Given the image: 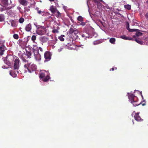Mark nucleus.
<instances>
[{"instance_id":"49530a36","label":"nucleus","mask_w":148,"mask_h":148,"mask_svg":"<svg viewBox=\"0 0 148 148\" xmlns=\"http://www.w3.org/2000/svg\"><path fill=\"white\" fill-rule=\"evenodd\" d=\"M11 25L12 26H14V27H16V26L15 24L14 23H11Z\"/></svg>"},{"instance_id":"09e8293b","label":"nucleus","mask_w":148,"mask_h":148,"mask_svg":"<svg viewBox=\"0 0 148 148\" xmlns=\"http://www.w3.org/2000/svg\"><path fill=\"white\" fill-rule=\"evenodd\" d=\"M89 13H90V16L92 18V13H90V12H89Z\"/></svg>"},{"instance_id":"1a4fd4ad","label":"nucleus","mask_w":148,"mask_h":148,"mask_svg":"<svg viewBox=\"0 0 148 148\" xmlns=\"http://www.w3.org/2000/svg\"><path fill=\"white\" fill-rule=\"evenodd\" d=\"M100 2L104 3V2L102 0H93V3L94 2L95 3L97 8L99 9L103 7V5H102Z\"/></svg>"},{"instance_id":"6e6d98bb","label":"nucleus","mask_w":148,"mask_h":148,"mask_svg":"<svg viewBox=\"0 0 148 148\" xmlns=\"http://www.w3.org/2000/svg\"><path fill=\"white\" fill-rule=\"evenodd\" d=\"M51 38H52V39H53V37H51Z\"/></svg>"},{"instance_id":"c9c22d12","label":"nucleus","mask_w":148,"mask_h":148,"mask_svg":"<svg viewBox=\"0 0 148 148\" xmlns=\"http://www.w3.org/2000/svg\"><path fill=\"white\" fill-rule=\"evenodd\" d=\"M19 21L20 23H22L24 21V19L23 18H21L19 19Z\"/></svg>"},{"instance_id":"79ce46f5","label":"nucleus","mask_w":148,"mask_h":148,"mask_svg":"<svg viewBox=\"0 0 148 148\" xmlns=\"http://www.w3.org/2000/svg\"><path fill=\"white\" fill-rule=\"evenodd\" d=\"M92 1L91 0H88V1H87V4H88V6L89 7V5H91V2H92Z\"/></svg>"},{"instance_id":"a878e982","label":"nucleus","mask_w":148,"mask_h":148,"mask_svg":"<svg viewBox=\"0 0 148 148\" xmlns=\"http://www.w3.org/2000/svg\"><path fill=\"white\" fill-rule=\"evenodd\" d=\"M140 30L137 29H130L128 30L129 32H138V31H140Z\"/></svg>"},{"instance_id":"ea45409f","label":"nucleus","mask_w":148,"mask_h":148,"mask_svg":"<svg viewBox=\"0 0 148 148\" xmlns=\"http://www.w3.org/2000/svg\"><path fill=\"white\" fill-rule=\"evenodd\" d=\"M30 11V9L27 7H26L24 9V12H28Z\"/></svg>"},{"instance_id":"3c124183","label":"nucleus","mask_w":148,"mask_h":148,"mask_svg":"<svg viewBox=\"0 0 148 148\" xmlns=\"http://www.w3.org/2000/svg\"><path fill=\"white\" fill-rule=\"evenodd\" d=\"M117 14H118V15H121V14L120 13H117Z\"/></svg>"},{"instance_id":"864d4df0","label":"nucleus","mask_w":148,"mask_h":148,"mask_svg":"<svg viewBox=\"0 0 148 148\" xmlns=\"http://www.w3.org/2000/svg\"><path fill=\"white\" fill-rule=\"evenodd\" d=\"M146 3L148 4V0L146 1Z\"/></svg>"},{"instance_id":"6ab92c4d","label":"nucleus","mask_w":148,"mask_h":148,"mask_svg":"<svg viewBox=\"0 0 148 148\" xmlns=\"http://www.w3.org/2000/svg\"><path fill=\"white\" fill-rule=\"evenodd\" d=\"M26 55L27 57L28 58H31V56H32V55L31 52L30 51H27L26 49Z\"/></svg>"},{"instance_id":"bb28decb","label":"nucleus","mask_w":148,"mask_h":148,"mask_svg":"<svg viewBox=\"0 0 148 148\" xmlns=\"http://www.w3.org/2000/svg\"><path fill=\"white\" fill-rule=\"evenodd\" d=\"M2 2L3 4L8 5V0H2Z\"/></svg>"},{"instance_id":"f3484780","label":"nucleus","mask_w":148,"mask_h":148,"mask_svg":"<svg viewBox=\"0 0 148 148\" xmlns=\"http://www.w3.org/2000/svg\"><path fill=\"white\" fill-rule=\"evenodd\" d=\"M121 38L125 40H133L132 38L129 37H127L125 36V35L122 36L120 37Z\"/></svg>"},{"instance_id":"4c0bfd02","label":"nucleus","mask_w":148,"mask_h":148,"mask_svg":"<svg viewBox=\"0 0 148 148\" xmlns=\"http://www.w3.org/2000/svg\"><path fill=\"white\" fill-rule=\"evenodd\" d=\"M36 37L35 35H33L31 38L32 40L33 41H34L36 40Z\"/></svg>"},{"instance_id":"423d86ee","label":"nucleus","mask_w":148,"mask_h":148,"mask_svg":"<svg viewBox=\"0 0 148 148\" xmlns=\"http://www.w3.org/2000/svg\"><path fill=\"white\" fill-rule=\"evenodd\" d=\"M51 54L49 51H46L45 52L44 54V58L45 59V61H49L51 58Z\"/></svg>"},{"instance_id":"39448f33","label":"nucleus","mask_w":148,"mask_h":148,"mask_svg":"<svg viewBox=\"0 0 148 148\" xmlns=\"http://www.w3.org/2000/svg\"><path fill=\"white\" fill-rule=\"evenodd\" d=\"M33 52L34 53L35 58L36 60L40 61L41 60V55L38 50L33 49Z\"/></svg>"},{"instance_id":"e433bc0d","label":"nucleus","mask_w":148,"mask_h":148,"mask_svg":"<svg viewBox=\"0 0 148 148\" xmlns=\"http://www.w3.org/2000/svg\"><path fill=\"white\" fill-rule=\"evenodd\" d=\"M52 32L53 33H58L59 32L57 29H53L52 31Z\"/></svg>"},{"instance_id":"7ed1b4c3","label":"nucleus","mask_w":148,"mask_h":148,"mask_svg":"<svg viewBox=\"0 0 148 148\" xmlns=\"http://www.w3.org/2000/svg\"><path fill=\"white\" fill-rule=\"evenodd\" d=\"M4 59V63L9 66H10L12 64L15 57L11 55H8Z\"/></svg>"},{"instance_id":"9d476101","label":"nucleus","mask_w":148,"mask_h":148,"mask_svg":"<svg viewBox=\"0 0 148 148\" xmlns=\"http://www.w3.org/2000/svg\"><path fill=\"white\" fill-rule=\"evenodd\" d=\"M134 116L135 120L138 121H141L143 120L139 116L138 112L137 113H135Z\"/></svg>"},{"instance_id":"2eb2a0df","label":"nucleus","mask_w":148,"mask_h":148,"mask_svg":"<svg viewBox=\"0 0 148 148\" xmlns=\"http://www.w3.org/2000/svg\"><path fill=\"white\" fill-rule=\"evenodd\" d=\"M48 40V38L45 36L41 37L40 39L41 41L43 42H47Z\"/></svg>"},{"instance_id":"7c9ffc66","label":"nucleus","mask_w":148,"mask_h":148,"mask_svg":"<svg viewBox=\"0 0 148 148\" xmlns=\"http://www.w3.org/2000/svg\"><path fill=\"white\" fill-rule=\"evenodd\" d=\"M78 33V32L77 30L76 29H75V30L74 31L73 34L76 37H77V34Z\"/></svg>"},{"instance_id":"9b49d317","label":"nucleus","mask_w":148,"mask_h":148,"mask_svg":"<svg viewBox=\"0 0 148 148\" xmlns=\"http://www.w3.org/2000/svg\"><path fill=\"white\" fill-rule=\"evenodd\" d=\"M31 72V73H33L32 72H34L36 69V65L32 64H31L29 68Z\"/></svg>"},{"instance_id":"473e14b6","label":"nucleus","mask_w":148,"mask_h":148,"mask_svg":"<svg viewBox=\"0 0 148 148\" xmlns=\"http://www.w3.org/2000/svg\"><path fill=\"white\" fill-rule=\"evenodd\" d=\"M101 42H102L101 41V40H99L97 41H95L94 42V44L95 45L100 43Z\"/></svg>"},{"instance_id":"8fccbe9b","label":"nucleus","mask_w":148,"mask_h":148,"mask_svg":"<svg viewBox=\"0 0 148 148\" xmlns=\"http://www.w3.org/2000/svg\"><path fill=\"white\" fill-rule=\"evenodd\" d=\"M114 68H112L110 70H112V71H114Z\"/></svg>"},{"instance_id":"dca6fc26","label":"nucleus","mask_w":148,"mask_h":148,"mask_svg":"<svg viewBox=\"0 0 148 148\" xmlns=\"http://www.w3.org/2000/svg\"><path fill=\"white\" fill-rule=\"evenodd\" d=\"M139 31L136 32H137L136 33L135 35L133 36L134 38H136V37H137V38H138L139 36H141L143 35V33L139 32Z\"/></svg>"},{"instance_id":"cd10ccee","label":"nucleus","mask_w":148,"mask_h":148,"mask_svg":"<svg viewBox=\"0 0 148 148\" xmlns=\"http://www.w3.org/2000/svg\"><path fill=\"white\" fill-rule=\"evenodd\" d=\"M75 29H74L71 28V29H70L69 31V34H73V33L75 30Z\"/></svg>"},{"instance_id":"f8f14e48","label":"nucleus","mask_w":148,"mask_h":148,"mask_svg":"<svg viewBox=\"0 0 148 148\" xmlns=\"http://www.w3.org/2000/svg\"><path fill=\"white\" fill-rule=\"evenodd\" d=\"M36 10H37V13L40 14L42 15V16H43L44 14H47V15H48L49 14V13L46 12H44L43 11H42L41 10H39V8H37Z\"/></svg>"},{"instance_id":"bf43d9fd","label":"nucleus","mask_w":148,"mask_h":148,"mask_svg":"<svg viewBox=\"0 0 148 148\" xmlns=\"http://www.w3.org/2000/svg\"><path fill=\"white\" fill-rule=\"evenodd\" d=\"M115 69H116V68H115Z\"/></svg>"},{"instance_id":"412c9836","label":"nucleus","mask_w":148,"mask_h":148,"mask_svg":"<svg viewBox=\"0 0 148 148\" xmlns=\"http://www.w3.org/2000/svg\"><path fill=\"white\" fill-rule=\"evenodd\" d=\"M136 38L134 40L137 42L138 43L140 44V45H143V44L144 42L140 40H138L137 39V38Z\"/></svg>"},{"instance_id":"f704fd0d","label":"nucleus","mask_w":148,"mask_h":148,"mask_svg":"<svg viewBox=\"0 0 148 148\" xmlns=\"http://www.w3.org/2000/svg\"><path fill=\"white\" fill-rule=\"evenodd\" d=\"M126 27L127 30H129L130 29L129 28V24L128 22L126 23Z\"/></svg>"},{"instance_id":"37998d69","label":"nucleus","mask_w":148,"mask_h":148,"mask_svg":"<svg viewBox=\"0 0 148 148\" xmlns=\"http://www.w3.org/2000/svg\"><path fill=\"white\" fill-rule=\"evenodd\" d=\"M97 36V34L93 32V36H95V37H96Z\"/></svg>"},{"instance_id":"20e7f679","label":"nucleus","mask_w":148,"mask_h":148,"mask_svg":"<svg viewBox=\"0 0 148 148\" xmlns=\"http://www.w3.org/2000/svg\"><path fill=\"white\" fill-rule=\"evenodd\" d=\"M46 29L45 27L38 26L37 28L36 33L39 35H42L45 34L46 33Z\"/></svg>"},{"instance_id":"ddd939ff","label":"nucleus","mask_w":148,"mask_h":148,"mask_svg":"<svg viewBox=\"0 0 148 148\" xmlns=\"http://www.w3.org/2000/svg\"><path fill=\"white\" fill-rule=\"evenodd\" d=\"M19 3L23 6H27L28 4V1L26 0H18Z\"/></svg>"},{"instance_id":"b1692460","label":"nucleus","mask_w":148,"mask_h":148,"mask_svg":"<svg viewBox=\"0 0 148 148\" xmlns=\"http://www.w3.org/2000/svg\"><path fill=\"white\" fill-rule=\"evenodd\" d=\"M124 7L125 8L128 10L131 9V5H130L128 4L125 5H124Z\"/></svg>"},{"instance_id":"58836bf2","label":"nucleus","mask_w":148,"mask_h":148,"mask_svg":"<svg viewBox=\"0 0 148 148\" xmlns=\"http://www.w3.org/2000/svg\"><path fill=\"white\" fill-rule=\"evenodd\" d=\"M49 73V72L48 71H46L45 70H43L42 71V73L40 74H45V73H46L47 74H48V73Z\"/></svg>"},{"instance_id":"c756f323","label":"nucleus","mask_w":148,"mask_h":148,"mask_svg":"<svg viewBox=\"0 0 148 148\" xmlns=\"http://www.w3.org/2000/svg\"><path fill=\"white\" fill-rule=\"evenodd\" d=\"M13 37L16 40H17L19 38L18 35L16 34H14L13 35Z\"/></svg>"},{"instance_id":"aec40b11","label":"nucleus","mask_w":148,"mask_h":148,"mask_svg":"<svg viewBox=\"0 0 148 148\" xmlns=\"http://www.w3.org/2000/svg\"><path fill=\"white\" fill-rule=\"evenodd\" d=\"M116 40L114 38H112L110 39L109 41L110 42L113 44H115Z\"/></svg>"},{"instance_id":"2f4dec72","label":"nucleus","mask_w":148,"mask_h":148,"mask_svg":"<svg viewBox=\"0 0 148 148\" xmlns=\"http://www.w3.org/2000/svg\"><path fill=\"white\" fill-rule=\"evenodd\" d=\"M22 60L24 64L29 62L28 60H27L24 57L22 58Z\"/></svg>"},{"instance_id":"a19ab883","label":"nucleus","mask_w":148,"mask_h":148,"mask_svg":"<svg viewBox=\"0 0 148 148\" xmlns=\"http://www.w3.org/2000/svg\"><path fill=\"white\" fill-rule=\"evenodd\" d=\"M57 17H59L61 16V14L58 10H57Z\"/></svg>"},{"instance_id":"de8ad7c7","label":"nucleus","mask_w":148,"mask_h":148,"mask_svg":"<svg viewBox=\"0 0 148 148\" xmlns=\"http://www.w3.org/2000/svg\"><path fill=\"white\" fill-rule=\"evenodd\" d=\"M81 25L83 26L85 25V23L84 22H82L81 23Z\"/></svg>"},{"instance_id":"f257e3e1","label":"nucleus","mask_w":148,"mask_h":148,"mask_svg":"<svg viewBox=\"0 0 148 148\" xmlns=\"http://www.w3.org/2000/svg\"><path fill=\"white\" fill-rule=\"evenodd\" d=\"M16 58L14 60L13 69L10 71V74H18L19 73L20 60L18 57L15 56Z\"/></svg>"},{"instance_id":"c03bdc74","label":"nucleus","mask_w":148,"mask_h":148,"mask_svg":"<svg viewBox=\"0 0 148 148\" xmlns=\"http://www.w3.org/2000/svg\"><path fill=\"white\" fill-rule=\"evenodd\" d=\"M55 40H53V42H54V43H56V41H57L58 40L57 39V38L56 37H54Z\"/></svg>"},{"instance_id":"4468645a","label":"nucleus","mask_w":148,"mask_h":148,"mask_svg":"<svg viewBox=\"0 0 148 148\" xmlns=\"http://www.w3.org/2000/svg\"><path fill=\"white\" fill-rule=\"evenodd\" d=\"M31 29L32 25L30 23L27 25L25 27V29L27 32H30Z\"/></svg>"},{"instance_id":"4be33fe9","label":"nucleus","mask_w":148,"mask_h":148,"mask_svg":"<svg viewBox=\"0 0 148 148\" xmlns=\"http://www.w3.org/2000/svg\"><path fill=\"white\" fill-rule=\"evenodd\" d=\"M5 19L4 16L3 14H0V21L2 22L4 21Z\"/></svg>"},{"instance_id":"6e6552de","label":"nucleus","mask_w":148,"mask_h":148,"mask_svg":"<svg viewBox=\"0 0 148 148\" xmlns=\"http://www.w3.org/2000/svg\"><path fill=\"white\" fill-rule=\"evenodd\" d=\"M5 48V47L3 43L0 41V56L3 54Z\"/></svg>"},{"instance_id":"0eeeda50","label":"nucleus","mask_w":148,"mask_h":148,"mask_svg":"<svg viewBox=\"0 0 148 148\" xmlns=\"http://www.w3.org/2000/svg\"><path fill=\"white\" fill-rule=\"evenodd\" d=\"M31 62H28L27 63H25L24 64V67L25 68V71L24 73H26L27 72V71L29 72V73H31V72L30 69H29V68L31 64Z\"/></svg>"},{"instance_id":"13d9d810","label":"nucleus","mask_w":148,"mask_h":148,"mask_svg":"<svg viewBox=\"0 0 148 148\" xmlns=\"http://www.w3.org/2000/svg\"><path fill=\"white\" fill-rule=\"evenodd\" d=\"M117 10H118L119 11V10L118 9H117Z\"/></svg>"},{"instance_id":"a18cd8bd","label":"nucleus","mask_w":148,"mask_h":148,"mask_svg":"<svg viewBox=\"0 0 148 148\" xmlns=\"http://www.w3.org/2000/svg\"><path fill=\"white\" fill-rule=\"evenodd\" d=\"M146 18L148 20V13H147L145 15Z\"/></svg>"},{"instance_id":"393cba45","label":"nucleus","mask_w":148,"mask_h":148,"mask_svg":"<svg viewBox=\"0 0 148 148\" xmlns=\"http://www.w3.org/2000/svg\"><path fill=\"white\" fill-rule=\"evenodd\" d=\"M8 9V8L5 7H0V12L6 10Z\"/></svg>"},{"instance_id":"4d7b16f0","label":"nucleus","mask_w":148,"mask_h":148,"mask_svg":"<svg viewBox=\"0 0 148 148\" xmlns=\"http://www.w3.org/2000/svg\"><path fill=\"white\" fill-rule=\"evenodd\" d=\"M18 45H20L19 43H18Z\"/></svg>"},{"instance_id":"5701e85b","label":"nucleus","mask_w":148,"mask_h":148,"mask_svg":"<svg viewBox=\"0 0 148 148\" xmlns=\"http://www.w3.org/2000/svg\"><path fill=\"white\" fill-rule=\"evenodd\" d=\"M64 35H62L58 37V39L61 41H63L64 40V39L63 37H64Z\"/></svg>"},{"instance_id":"a211bd4d","label":"nucleus","mask_w":148,"mask_h":148,"mask_svg":"<svg viewBox=\"0 0 148 148\" xmlns=\"http://www.w3.org/2000/svg\"><path fill=\"white\" fill-rule=\"evenodd\" d=\"M50 10L53 13H54L56 12V10H57L56 8H54L53 5H52L50 7Z\"/></svg>"},{"instance_id":"5fc2aeb1","label":"nucleus","mask_w":148,"mask_h":148,"mask_svg":"<svg viewBox=\"0 0 148 148\" xmlns=\"http://www.w3.org/2000/svg\"><path fill=\"white\" fill-rule=\"evenodd\" d=\"M21 41V40H19V43H20V41Z\"/></svg>"},{"instance_id":"f03ea898","label":"nucleus","mask_w":148,"mask_h":148,"mask_svg":"<svg viewBox=\"0 0 148 148\" xmlns=\"http://www.w3.org/2000/svg\"><path fill=\"white\" fill-rule=\"evenodd\" d=\"M128 97L131 103L134 106H138L140 103H138V98L133 94L128 93Z\"/></svg>"},{"instance_id":"c85d7f7f","label":"nucleus","mask_w":148,"mask_h":148,"mask_svg":"<svg viewBox=\"0 0 148 148\" xmlns=\"http://www.w3.org/2000/svg\"><path fill=\"white\" fill-rule=\"evenodd\" d=\"M77 19L78 21L82 22L83 20V18L81 16H80L78 17Z\"/></svg>"},{"instance_id":"603ef678","label":"nucleus","mask_w":148,"mask_h":148,"mask_svg":"<svg viewBox=\"0 0 148 148\" xmlns=\"http://www.w3.org/2000/svg\"><path fill=\"white\" fill-rule=\"evenodd\" d=\"M49 1H54V0H49Z\"/></svg>"},{"instance_id":"72a5a7b5","label":"nucleus","mask_w":148,"mask_h":148,"mask_svg":"<svg viewBox=\"0 0 148 148\" xmlns=\"http://www.w3.org/2000/svg\"><path fill=\"white\" fill-rule=\"evenodd\" d=\"M38 49V51H39L40 52V54L41 53H42L43 52L42 49L41 47H39V48L38 49Z\"/></svg>"}]
</instances>
